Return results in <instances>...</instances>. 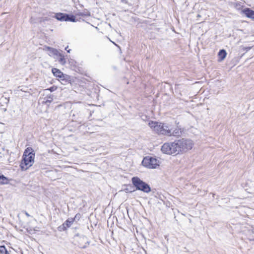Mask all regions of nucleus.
I'll use <instances>...</instances> for the list:
<instances>
[{"label": "nucleus", "instance_id": "obj_1", "mask_svg": "<svg viewBox=\"0 0 254 254\" xmlns=\"http://www.w3.org/2000/svg\"><path fill=\"white\" fill-rule=\"evenodd\" d=\"M193 146V142L191 140L182 138L164 143L161 147V151L163 154L176 156L188 152L192 148Z\"/></svg>", "mask_w": 254, "mask_h": 254}, {"label": "nucleus", "instance_id": "obj_2", "mask_svg": "<svg viewBox=\"0 0 254 254\" xmlns=\"http://www.w3.org/2000/svg\"><path fill=\"white\" fill-rule=\"evenodd\" d=\"M35 160V152L31 147H27L24 151L20 167L22 171H26L31 167Z\"/></svg>", "mask_w": 254, "mask_h": 254}, {"label": "nucleus", "instance_id": "obj_3", "mask_svg": "<svg viewBox=\"0 0 254 254\" xmlns=\"http://www.w3.org/2000/svg\"><path fill=\"white\" fill-rule=\"evenodd\" d=\"M161 163L160 159L149 156L144 157L141 162L143 167L149 169H159Z\"/></svg>", "mask_w": 254, "mask_h": 254}, {"label": "nucleus", "instance_id": "obj_4", "mask_svg": "<svg viewBox=\"0 0 254 254\" xmlns=\"http://www.w3.org/2000/svg\"><path fill=\"white\" fill-rule=\"evenodd\" d=\"M148 126L156 133L167 136L168 125L151 121L149 122Z\"/></svg>", "mask_w": 254, "mask_h": 254}, {"label": "nucleus", "instance_id": "obj_5", "mask_svg": "<svg viewBox=\"0 0 254 254\" xmlns=\"http://www.w3.org/2000/svg\"><path fill=\"white\" fill-rule=\"evenodd\" d=\"M131 182L136 190H141L146 193H149L151 191V188L149 186L137 177L132 178Z\"/></svg>", "mask_w": 254, "mask_h": 254}, {"label": "nucleus", "instance_id": "obj_6", "mask_svg": "<svg viewBox=\"0 0 254 254\" xmlns=\"http://www.w3.org/2000/svg\"><path fill=\"white\" fill-rule=\"evenodd\" d=\"M167 136H179L182 134V129L178 126H168Z\"/></svg>", "mask_w": 254, "mask_h": 254}, {"label": "nucleus", "instance_id": "obj_7", "mask_svg": "<svg viewBox=\"0 0 254 254\" xmlns=\"http://www.w3.org/2000/svg\"><path fill=\"white\" fill-rule=\"evenodd\" d=\"M55 17L58 20L62 21H71L75 22V17L72 15H68L63 13H58L56 14Z\"/></svg>", "mask_w": 254, "mask_h": 254}, {"label": "nucleus", "instance_id": "obj_8", "mask_svg": "<svg viewBox=\"0 0 254 254\" xmlns=\"http://www.w3.org/2000/svg\"><path fill=\"white\" fill-rule=\"evenodd\" d=\"M242 12L248 18L254 20V11L250 8H245L242 10Z\"/></svg>", "mask_w": 254, "mask_h": 254}, {"label": "nucleus", "instance_id": "obj_9", "mask_svg": "<svg viewBox=\"0 0 254 254\" xmlns=\"http://www.w3.org/2000/svg\"><path fill=\"white\" fill-rule=\"evenodd\" d=\"M227 52L225 50H221L218 53V62H222L226 57Z\"/></svg>", "mask_w": 254, "mask_h": 254}, {"label": "nucleus", "instance_id": "obj_10", "mask_svg": "<svg viewBox=\"0 0 254 254\" xmlns=\"http://www.w3.org/2000/svg\"><path fill=\"white\" fill-rule=\"evenodd\" d=\"M52 72L54 75L58 77H63V73L58 69L54 68L52 69Z\"/></svg>", "mask_w": 254, "mask_h": 254}, {"label": "nucleus", "instance_id": "obj_11", "mask_svg": "<svg viewBox=\"0 0 254 254\" xmlns=\"http://www.w3.org/2000/svg\"><path fill=\"white\" fill-rule=\"evenodd\" d=\"M47 50L49 51L50 55H58L59 54V52L57 49L52 48L50 47L47 48Z\"/></svg>", "mask_w": 254, "mask_h": 254}, {"label": "nucleus", "instance_id": "obj_12", "mask_svg": "<svg viewBox=\"0 0 254 254\" xmlns=\"http://www.w3.org/2000/svg\"><path fill=\"white\" fill-rule=\"evenodd\" d=\"M8 184V179L3 175H0V185Z\"/></svg>", "mask_w": 254, "mask_h": 254}, {"label": "nucleus", "instance_id": "obj_13", "mask_svg": "<svg viewBox=\"0 0 254 254\" xmlns=\"http://www.w3.org/2000/svg\"><path fill=\"white\" fill-rule=\"evenodd\" d=\"M0 253L1 254H8L7 251L3 246H0Z\"/></svg>", "mask_w": 254, "mask_h": 254}, {"label": "nucleus", "instance_id": "obj_14", "mask_svg": "<svg viewBox=\"0 0 254 254\" xmlns=\"http://www.w3.org/2000/svg\"><path fill=\"white\" fill-rule=\"evenodd\" d=\"M72 222H73L72 220H67L66 221V222L64 223L63 224V226L64 228L69 227V226H71Z\"/></svg>", "mask_w": 254, "mask_h": 254}, {"label": "nucleus", "instance_id": "obj_15", "mask_svg": "<svg viewBox=\"0 0 254 254\" xmlns=\"http://www.w3.org/2000/svg\"><path fill=\"white\" fill-rule=\"evenodd\" d=\"M60 56L61 57L60 59L59 60L60 63L62 64H64L65 63V60L64 58V56L60 54Z\"/></svg>", "mask_w": 254, "mask_h": 254}, {"label": "nucleus", "instance_id": "obj_16", "mask_svg": "<svg viewBox=\"0 0 254 254\" xmlns=\"http://www.w3.org/2000/svg\"><path fill=\"white\" fill-rule=\"evenodd\" d=\"M123 191L126 192V193H128V192H132L134 191V190H130L128 188L126 187V188H125L123 190Z\"/></svg>", "mask_w": 254, "mask_h": 254}, {"label": "nucleus", "instance_id": "obj_17", "mask_svg": "<svg viewBox=\"0 0 254 254\" xmlns=\"http://www.w3.org/2000/svg\"><path fill=\"white\" fill-rule=\"evenodd\" d=\"M26 215L27 216H29V215L27 213H26Z\"/></svg>", "mask_w": 254, "mask_h": 254}, {"label": "nucleus", "instance_id": "obj_18", "mask_svg": "<svg viewBox=\"0 0 254 254\" xmlns=\"http://www.w3.org/2000/svg\"><path fill=\"white\" fill-rule=\"evenodd\" d=\"M248 50H250L251 49V47L248 48Z\"/></svg>", "mask_w": 254, "mask_h": 254}, {"label": "nucleus", "instance_id": "obj_19", "mask_svg": "<svg viewBox=\"0 0 254 254\" xmlns=\"http://www.w3.org/2000/svg\"><path fill=\"white\" fill-rule=\"evenodd\" d=\"M67 52L68 53H69L70 52V51L69 50H67Z\"/></svg>", "mask_w": 254, "mask_h": 254}]
</instances>
